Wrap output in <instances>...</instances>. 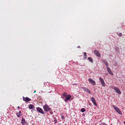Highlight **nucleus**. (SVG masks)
Listing matches in <instances>:
<instances>
[{
	"mask_svg": "<svg viewBox=\"0 0 125 125\" xmlns=\"http://www.w3.org/2000/svg\"><path fill=\"white\" fill-rule=\"evenodd\" d=\"M36 91L35 90V91H34V93H36Z\"/></svg>",
	"mask_w": 125,
	"mask_h": 125,
	"instance_id": "393cba45",
	"label": "nucleus"
},
{
	"mask_svg": "<svg viewBox=\"0 0 125 125\" xmlns=\"http://www.w3.org/2000/svg\"><path fill=\"white\" fill-rule=\"evenodd\" d=\"M37 111L40 113L41 114H42V115H44V112L43 111V110L42 109L41 107H37L36 108Z\"/></svg>",
	"mask_w": 125,
	"mask_h": 125,
	"instance_id": "20e7f679",
	"label": "nucleus"
},
{
	"mask_svg": "<svg viewBox=\"0 0 125 125\" xmlns=\"http://www.w3.org/2000/svg\"><path fill=\"white\" fill-rule=\"evenodd\" d=\"M78 47H80V46H79Z\"/></svg>",
	"mask_w": 125,
	"mask_h": 125,
	"instance_id": "cd10ccee",
	"label": "nucleus"
},
{
	"mask_svg": "<svg viewBox=\"0 0 125 125\" xmlns=\"http://www.w3.org/2000/svg\"><path fill=\"white\" fill-rule=\"evenodd\" d=\"M99 80L101 82L102 85H103L104 87L105 85H106V84L105 83V82L104 81V79H103V78H102V77H100Z\"/></svg>",
	"mask_w": 125,
	"mask_h": 125,
	"instance_id": "423d86ee",
	"label": "nucleus"
},
{
	"mask_svg": "<svg viewBox=\"0 0 125 125\" xmlns=\"http://www.w3.org/2000/svg\"><path fill=\"white\" fill-rule=\"evenodd\" d=\"M18 109H20V106H18Z\"/></svg>",
	"mask_w": 125,
	"mask_h": 125,
	"instance_id": "b1692460",
	"label": "nucleus"
},
{
	"mask_svg": "<svg viewBox=\"0 0 125 125\" xmlns=\"http://www.w3.org/2000/svg\"><path fill=\"white\" fill-rule=\"evenodd\" d=\"M94 53L96 56H98V57H101V54H100V53H99V51H97V50H95L94 51Z\"/></svg>",
	"mask_w": 125,
	"mask_h": 125,
	"instance_id": "6e6552de",
	"label": "nucleus"
},
{
	"mask_svg": "<svg viewBox=\"0 0 125 125\" xmlns=\"http://www.w3.org/2000/svg\"><path fill=\"white\" fill-rule=\"evenodd\" d=\"M66 96H68V94L67 93H66V92H64L62 94V98L64 99L65 97H66Z\"/></svg>",
	"mask_w": 125,
	"mask_h": 125,
	"instance_id": "4468645a",
	"label": "nucleus"
},
{
	"mask_svg": "<svg viewBox=\"0 0 125 125\" xmlns=\"http://www.w3.org/2000/svg\"><path fill=\"white\" fill-rule=\"evenodd\" d=\"M71 97H72L71 95H68L64 99V102H65L66 103H67V102H68V101H69V100L71 99Z\"/></svg>",
	"mask_w": 125,
	"mask_h": 125,
	"instance_id": "9d476101",
	"label": "nucleus"
},
{
	"mask_svg": "<svg viewBox=\"0 0 125 125\" xmlns=\"http://www.w3.org/2000/svg\"><path fill=\"white\" fill-rule=\"evenodd\" d=\"M113 108L114 109V110H115V111H116V112H117V113H118V114H119V115H122V111H121V110L119 109V108L115 105L113 106Z\"/></svg>",
	"mask_w": 125,
	"mask_h": 125,
	"instance_id": "7ed1b4c3",
	"label": "nucleus"
},
{
	"mask_svg": "<svg viewBox=\"0 0 125 125\" xmlns=\"http://www.w3.org/2000/svg\"><path fill=\"white\" fill-rule=\"evenodd\" d=\"M54 122H55V124H57V123H58L57 119H55L54 120Z\"/></svg>",
	"mask_w": 125,
	"mask_h": 125,
	"instance_id": "4be33fe9",
	"label": "nucleus"
},
{
	"mask_svg": "<svg viewBox=\"0 0 125 125\" xmlns=\"http://www.w3.org/2000/svg\"><path fill=\"white\" fill-rule=\"evenodd\" d=\"M61 119H62V120H65V117H64V115H62V116H61Z\"/></svg>",
	"mask_w": 125,
	"mask_h": 125,
	"instance_id": "412c9836",
	"label": "nucleus"
},
{
	"mask_svg": "<svg viewBox=\"0 0 125 125\" xmlns=\"http://www.w3.org/2000/svg\"><path fill=\"white\" fill-rule=\"evenodd\" d=\"M103 62H104V64L106 66V67L109 66V64H108V62H107V61H106V60H103Z\"/></svg>",
	"mask_w": 125,
	"mask_h": 125,
	"instance_id": "f3484780",
	"label": "nucleus"
},
{
	"mask_svg": "<svg viewBox=\"0 0 125 125\" xmlns=\"http://www.w3.org/2000/svg\"><path fill=\"white\" fill-rule=\"evenodd\" d=\"M112 89H114L115 91L116 92V93H118V94H122V91H121V90H120V88H119L118 87H111Z\"/></svg>",
	"mask_w": 125,
	"mask_h": 125,
	"instance_id": "f257e3e1",
	"label": "nucleus"
},
{
	"mask_svg": "<svg viewBox=\"0 0 125 125\" xmlns=\"http://www.w3.org/2000/svg\"><path fill=\"white\" fill-rule=\"evenodd\" d=\"M88 81L89 82V83H91V84H92L93 85H95V84H96V82H95L94 81V80H93L92 79L89 78L88 79Z\"/></svg>",
	"mask_w": 125,
	"mask_h": 125,
	"instance_id": "1a4fd4ad",
	"label": "nucleus"
},
{
	"mask_svg": "<svg viewBox=\"0 0 125 125\" xmlns=\"http://www.w3.org/2000/svg\"><path fill=\"white\" fill-rule=\"evenodd\" d=\"M118 36H119V37H122V36H123V34L122 33H120Z\"/></svg>",
	"mask_w": 125,
	"mask_h": 125,
	"instance_id": "5701e85b",
	"label": "nucleus"
},
{
	"mask_svg": "<svg viewBox=\"0 0 125 125\" xmlns=\"http://www.w3.org/2000/svg\"><path fill=\"white\" fill-rule=\"evenodd\" d=\"M81 112H82V113H83V112H85V109L83 108H81Z\"/></svg>",
	"mask_w": 125,
	"mask_h": 125,
	"instance_id": "aec40b11",
	"label": "nucleus"
},
{
	"mask_svg": "<svg viewBox=\"0 0 125 125\" xmlns=\"http://www.w3.org/2000/svg\"><path fill=\"white\" fill-rule=\"evenodd\" d=\"M22 98H23V101H25V102H29L31 101V99H30L28 97L25 98V97H23Z\"/></svg>",
	"mask_w": 125,
	"mask_h": 125,
	"instance_id": "f8f14e48",
	"label": "nucleus"
},
{
	"mask_svg": "<svg viewBox=\"0 0 125 125\" xmlns=\"http://www.w3.org/2000/svg\"><path fill=\"white\" fill-rule=\"evenodd\" d=\"M16 115H17V117H18V118H20V116H22V112H21V111H20L18 112H17L16 113Z\"/></svg>",
	"mask_w": 125,
	"mask_h": 125,
	"instance_id": "ddd939ff",
	"label": "nucleus"
},
{
	"mask_svg": "<svg viewBox=\"0 0 125 125\" xmlns=\"http://www.w3.org/2000/svg\"><path fill=\"white\" fill-rule=\"evenodd\" d=\"M91 100L92 103H93V105H94V106H97V103H96V101L95 100V99L94 98L92 97L91 98Z\"/></svg>",
	"mask_w": 125,
	"mask_h": 125,
	"instance_id": "9b49d317",
	"label": "nucleus"
},
{
	"mask_svg": "<svg viewBox=\"0 0 125 125\" xmlns=\"http://www.w3.org/2000/svg\"><path fill=\"white\" fill-rule=\"evenodd\" d=\"M83 55L84 56V59H86V58H87V56L86 55V52H84Z\"/></svg>",
	"mask_w": 125,
	"mask_h": 125,
	"instance_id": "6ab92c4d",
	"label": "nucleus"
},
{
	"mask_svg": "<svg viewBox=\"0 0 125 125\" xmlns=\"http://www.w3.org/2000/svg\"><path fill=\"white\" fill-rule=\"evenodd\" d=\"M43 108L44 109V110L46 112H49L51 110V108L49 107V106L47 104H45L43 106Z\"/></svg>",
	"mask_w": 125,
	"mask_h": 125,
	"instance_id": "f03ea898",
	"label": "nucleus"
},
{
	"mask_svg": "<svg viewBox=\"0 0 125 125\" xmlns=\"http://www.w3.org/2000/svg\"><path fill=\"white\" fill-rule=\"evenodd\" d=\"M26 124V120L24 118H22L21 119V125H25Z\"/></svg>",
	"mask_w": 125,
	"mask_h": 125,
	"instance_id": "dca6fc26",
	"label": "nucleus"
},
{
	"mask_svg": "<svg viewBox=\"0 0 125 125\" xmlns=\"http://www.w3.org/2000/svg\"><path fill=\"white\" fill-rule=\"evenodd\" d=\"M124 124L125 125V121L124 122Z\"/></svg>",
	"mask_w": 125,
	"mask_h": 125,
	"instance_id": "a878e982",
	"label": "nucleus"
},
{
	"mask_svg": "<svg viewBox=\"0 0 125 125\" xmlns=\"http://www.w3.org/2000/svg\"><path fill=\"white\" fill-rule=\"evenodd\" d=\"M106 70H107L108 74H109V75H111V76H114V73H113V72H112L111 68H110V67H109V66L106 67Z\"/></svg>",
	"mask_w": 125,
	"mask_h": 125,
	"instance_id": "39448f33",
	"label": "nucleus"
},
{
	"mask_svg": "<svg viewBox=\"0 0 125 125\" xmlns=\"http://www.w3.org/2000/svg\"><path fill=\"white\" fill-rule=\"evenodd\" d=\"M82 89H83L84 91H85V92H87V93H88L89 94H91L90 90H89L88 88L86 87H83Z\"/></svg>",
	"mask_w": 125,
	"mask_h": 125,
	"instance_id": "0eeeda50",
	"label": "nucleus"
},
{
	"mask_svg": "<svg viewBox=\"0 0 125 125\" xmlns=\"http://www.w3.org/2000/svg\"><path fill=\"white\" fill-rule=\"evenodd\" d=\"M88 60H89V61H90V62H91V63H93V59H92L91 57H88Z\"/></svg>",
	"mask_w": 125,
	"mask_h": 125,
	"instance_id": "a211bd4d",
	"label": "nucleus"
},
{
	"mask_svg": "<svg viewBox=\"0 0 125 125\" xmlns=\"http://www.w3.org/2000/svg\"><path fill=\"white\" fill-rule=\"evenodd\" d=\"M104 125H106V124H105V123H104Z\"/></svg>",
	"mask_w": 125,
	"mask_h": 125,
	"instance_id": "bb28decb",
	"label": "nucleus"
},
{
	"mask_svg": "<svg viewBox=\"0 0 125 125\" xmlns=\"http://www.w3.org/2000/svg\"><path fill=\"white\" fill-rule=\"evenodd\" d=\"M28 108L30 110H33L34 109V108H35V106H34V105H33V104H29Z\"/></svg>",
	"mask_w": 125,
	"mask_h": 125,
	"instance_id": "2eb2a0df",
	"label": "nucleus"
}]
</instances>
